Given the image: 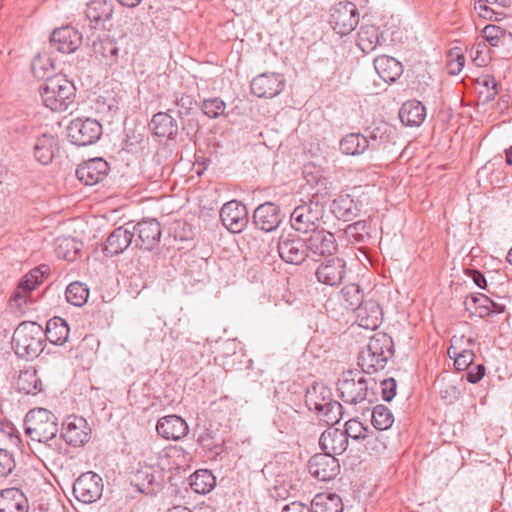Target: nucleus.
Here are the masks:
<instances>
[{
	"mask_svg": "<svg viewBox=\"0 0 512 512\" xmlns=\"http://www.w3.org/2000/svg\"><path fill=\"white\" fill-rule=\"evenodd\" d=\"M317 280L328 286H339L346 275V262L339 257L327 259L316 270Z\"/></svg>",
	"mask_w": 512,
	"mask_h": 512,
	"instance_id": "nucleus-14",
	"label": "nucleus"
},
{
	"mask_svg": "<svg viewBox=\"0 0 512 512\" xmlns=\"http://www.w3.org/2000/svg\"><path fill=\"white\" fill-rule=\"evenodd\" d=\"M365 427L361 422L355 419H350L345 424V432L346 437H350L352 439L358 440L365 437Z\"/></svg>",
	"mask_w": 512,
	"mask_h": 512,
	"instance_id": "nucleus-56",
	"label": "nucleus"
},
{
	"mask_svg": "<svg viewBox=\"0 0 512 512\" xmlns=\"http://www.w3.org/2000/svg\"><path fill=\"white\" fill-rule=\"evenodd\" d=\"M66 299L74 306L84 305L89 297V289L81 282H72L66 288Z\"/></svg>",
	"mask_w": 512,
	"mask_h": 512,
	"instance_id": "nucleus-44",
	"label": "nucleus"
},
{
	"mask_svg": "<svg viewBox=\"0 0 512 512\" xmlns=\"http://www.w3.org/2000/svg\"><path fill=\"white\" fill-rule=\"evenodd\" d=\"M43 104L55 112L67 110L73 103L75 87L71 81L62 75H54L46 79L39 87Z\"/></svg>",
	"mask_w": 512,
	"mask_h": 512,
	"instance_id": "nucleus-2",
	"label": "nucleus"
},
{
	"mask_svg": "<svg viewBox=\"0 0 512 512\" xmlns=\"http://www.w3.org/2000/svg\"><path fill=\"white\" fill-rule=\"evenodd\" d=\"M54 70V65L49 57L37 56L31 64L32 74L39 79L49 78V73Z\"/></svg>",
	"mask_w": 512,
	"mask_h": 512,
	"instance_id": "nucleus-48",
	"label": "nucleus"
},
{
	"mask_svg": "<svg viewBox=\"0 0 512 512\" xmlns=\"http://www.w3.org/2000/svg\"><path fill=\"white\" fill-rule=\"evenodd\" d=\"M308 469L316 480H333L336 476L335 471L339 469V464L335 457L315 455L309 460Z\"/></svg>",
	"mask_w": 512,
	"mask_h": 512,
	"instance_id": "nucleus-21",
	"label": "nucleus"
},
{
	"mask_svg": "<svg viewBox=\"0 0 512 512\" xmlns=\"http://www.w3.org/2000/svg\"><path fill=\"white\" fill-rule=\"evenodd\" d=\"M324 212V205L318 200L303 201L290 214L291 226L301 233L314 231L319 228Z\"/></svg>",
	"mask_w": 512,
	"mask_h": 512,
	"instance_id": "nucleus-5",
	"label": "nucleus"
},
{
	"mask_svg": "<svg viewBox=\"0 0 512 512\" xmlns=\"http://www.w3.org/2000/svg\"><path fill=\"white\" fill-rule=\"evenodd\" d=\"M55 251L59 258L74 261L82 249V242L73 237H58L55 242Z\"/></svg>",
	"mask_w": 512,
	"mask_h": 512,
	"instance_id": "nucleus-37",
	"label": "nucleus"
},
{
	"mask_svg": "<svg viewBox=\"0 0 512 512\" xmlns=\"http://www.w3.org/2000/svg\"><path fill=\"white\" fill-rule=\"evenodd\" d=\"M198 445L199 447L207 453L209 458H215L217 455L221 454L223 451L222 446L214 439V436L207 432L205 434H201L198 437Z\"/></svg>",
	"mask_w": 512,
	"mask_h": 512,
	"instance_id": "nucleus-47",
	"label": "nucleus"
},
{
	"mask_svg": "<svg viewBox=\"0 0 512 512\" xmlns=\"http://www.w3.org/2000/svg\"><path fill=\"white\" fill-rule=\"evenodd\" d=\"M331 390L321 383H315L309 387L305 394V403L309 410L320 412L332 401Z\"/></svg>",
	"mask_w": 512,
	"mask_h": 512,
	"instance_id": "nucleus-28",
	"label": "nucleus"
},
{
	"mask_svg": "<svg viewBox=\"0 0 512 512\" xmlns=\"http://www.w3.org/2000/svg\"><path fill=\"white\" fill-rule=\"evenodd\" d=\"M109 172V164L102 158L89 159L76 169V176L85 185H95L106 178Z\"/></svg>",
	"mask_w": 512,
	"mask_h": 512,
	"instance_id": "nucleus-15",
	"label": "nucleus"
},
{
	"mask_svg": "<svg viewBox=\"0 0 512 512\" xmlns=\"http://www.w3.org/2000/svg\"><path fill=\"white\" fill-rule=\"evenodd\" d=\"M332 212L341 220L349 221L356 216V205L349 195L340 196L332 203Z\"/></svg>",
	"mask_w": 512,
	"mask_h": 512,
	"instance_id": "nucleus-43",
	"label": "nucleus"
},
{
	"mask_svg": "<svg viewBox=\"0 0 512 512\" xmlns=\"http://www.w3.org/2000/svg\"><path fill=\"white\" fill-rule=\"evenodd\" d=\"M366 349H369L371 353H380V355H384L389 358L394 355L393 340L386 333H377L372 336Z\"/></svg>",
	"mask_w": 512,
	"mask_h": 512,
	"instance_id": "nucleus-42",
	"label": "nucleus"
},
{
	"mask_svg": "<svg viewBox=\"0 0 512 512\" xmlns=\"http://www.w3.org/2000/svg\"><path fill=\"white\" fill-rule=\"evenodd\" d=\"M174 453L179 459L177 462L178 466L187 468L190 467V463L192 462V455L189 453V451L185 450L182 446H175Z\"/></svg>",
	"mask_w": 512,
	"mask_h": 512,
	"instance_id": "nucleus-64",
	"label": "nucleus"
},
{
	"mask_svg": "<svg viewBox=\"0 0 512 512\" xmlns=\"http://www.w3.org/2000/svg\"><path fill=\"white\" fill-rule=\"evenodd\" d=\"M218 370L215 365L210 364V360H207V366L205 368H201L199 372L194 374V377H197V381L202 380L203 385L202 389L205 390H213L215 386V377L214 371Z\"/></svg>",
	"mask_w": 512,
	"mask_h": 512,
	"instance_id": "nucleus-51",
	"label": "nucleus"
},
{
	"mask_svg": "<svg viewBox=\"0 0 512 512\" xmlns=\"http://www.w3.org/2000/svg\"><path fill=\"white\" fill-rule=\"evenodd\" d=\"M311 512H343V503L335 493H318L311 501Z\"/></svg>",
	"mask_w": 512,
	"mask_h": 512,
	"instance_id": "nucleus-34",
	"label": "nucleus"
},
{
	"mask_svg": "<svg viewBox=\"0 0 512 512\" xmlns=\"http://www.w3.org/2000/svg\"><path fill=\"white\" fill-rule=\"evenodd\" d=\"M157 432L163 438L178 440L188 433L187 423L177 415H168L158 420Z\"/></svg>",
	"mask_w": 512,
	"mask_h": 512,
	"instance_id": "nucleus-25",
	"label": "nucleus"
},
{
	"mask_svg": "<svg viewBox=\"0 0 512 512\" xmlns=\"http://www.w3.org/2000/svg\"><path fill=\"white\" fill-rule=\"evenodd\" d=\"M380 44V32L375 26H362L358 32V47L364 53H370Z\"/></svg>",
	"mask_w": 512,
	"mask_h": 512,
	"instance_id": "nucleus-41",
	"label": "nucleus"
},
{
	"mask_svg": "<svg viewBox=\"0 0 512 512\" xmlns=\"http://www.w3.org/2000/svg\"><path fill=\"white\" fill-rule=\"evenodd\" d=\"M319 446L325 453L324 455L333 457V455L342 454L347 449L348 439L343 430L329 428L321 434Z\"/></svg>",
	"mask_w": 512,
	"mask_h": 512,
	"instance_id": "nucleus-20",
	"label": "nucleus"
},
{
	"mask_svg": "<svg viewBox=\"0 0 512 512\" xmlns=\"http://www.w3.org/2000/svg\"><path fill=\"white\" fill-rule=\"evenodd\" d=\"M93 52L99 60L106 65H113L117 63L119 56V48L116 42L108 37L93 41Z\"/></svg>",
	"mask_w": 512,
	"mask_h": 512,
	"instance_id": "nucleus-32",
	"label": "nucleus"
},
{
	"mask_svg": "<svg viewBox=\"0 0 512 512\" xmlns=\"http://www.w3.org/2000/svg\"><path fill=\"white\" fill-rule=\"evenodd\" d=\"M280 208L272 202L259 205L253 213V223L261 231L271 232L280 225Z\"/></svg>",
	"mask_w": 512,
	"mask_h": 512,
	"instance_id": "nucleus-18",
	"label": "nucleus"
},
{
	"mask_svg": "<svg viewBox=\"0 0 512 512\" xmlns=\"http://www.w3.org/2000/svg\"><path fill=\"white\" fill-rule=\"evenodd\" d=\"M15 468L13 456L6 450L0 449V478L7 477Z\"/></svg>",
	"mask_w": 512,
	"mask_h": 512,
	"instance_id": "nucleus-57",
	"label": "nucleus"
},
{
	"mask_svg": "<svg viewBox=\"0 0 512 512\" xmlns=\"http://www.w3.org/2000/svg\"><path fill=\"white\" fill-rule=\"evenodd\" d=\"M219 351L224 359L223 365L228 369H241V366L246 363V368H250L252 364L251 359H246V354L243 351L241 343L236 339H226L219 342Z\"/></svg>",
	"mask_w": 512,
	"mask_h": 512,
	"instance_id": "nucleus-17",
	"label": "nucleus"
},
{
	"mask_svg": "<svg viewBox=\"0 0 512 512\" xmlns=\"http://www.w3.org/2000/svg\"><path fill=\"white\" fill-rule=\"evenodd\" d=\"M133 239L135 246L145 250H152L160 241L161 226L156 219H145L133 226Z\"/></svg>",
	"mask_w": 512,
	"mask_h": 512,
	"instance_id": "nucleus-13",
	"label": "nucleus"
},
{
	"mask_svg": "<svg viewBox=\"0 0 512 512\" xmlns=\"http://www.w3.org/2000/svg\"><path fill=\"white\" fill-rule=\"evenodd\" d=\"M383 312L380 305L372 299L366 300L357 310L356 317L360 327L374 330L382 322Z\"/></svg>",
	"mask_w": 512,
	"mask_h": 512,
	"instance_id": "nucleus-23",
	"label": "nucleus"
},
{
	"mask_svg": "<svg viewBox=\"0 0 512 512\" xmlns=\"http://www.w3.org/2000/svg\"><path fill=\"white\" fill-rule=\"evenodd\" d=\"M250 86L253 95L259 98H273L283 91L285 78L279 73L266 72L256 76Z\"/></svg>",
	"mask_w": 512,
	"mask_h": 512,
	"instance_id": "nucleus-10",
	"label": "nucleus"
},
{
	"mask_svg": "<svg viewBox=\"0 0 512 512\" xmlns=\"http://www.w3.org/2000/svg\"><path fill=\"white\" fill-rule=\"evenodd\" d=\"M133 239L134 232L127 227H118L108 236L103 251L109 257L119 255L134 243Z\"/></svg>",
	"mask_w": 512,
	"mask_h": 512,
	"instance_id": "nucleus-22",
	"label": "nucleus"
},
{
	"mask_svg": "<svg viewBox=\"0 0 512 512\" xmlns=\"http://www.w3.org/2000/svg\"><path fill=\"white\" fill-rule=\"evenodd\" d=\"M197 263L199 267V278H194V281L204 282L209 279V269L211 264H214L215 261L210 258L201 257Z\"/></svg>",
	"mask_w": 512,
	"mask_h": 512,
	"instance_id": "nucleus-63",
	"label": "nucleus"
},
{
	"mask_svg": "<svg viewBox=\"0 0 512 512\" xmlns=\"http://www.w3.org/2000/svg\"><path fill=\"white\" fill-rule=\"evenodd\" d=\"M359 23V12L352 2L341 0L336 3L330 15V24L340 35H347L353 31Z\"/></svg>",
	"mask_w": 512,
	"mask_h": 512,
	"instance_id": "nucleus-7",
	"label": "nucleus"
},
{
	"mask_svg": "<svg viewBox=\"0 0 512 512\" xmlns=\"http://www.w3.org/2000/svg\"><path fill=\"white\" fill-rule=\"evenodd\" d=\"M488 3H478L475 1L474 8L478 11V14L480 17L487 19V20H499L498 15H501V13L495 12L492 8L487 6Z\"/></svg>",
	"mask_w": 512,
	"mask_h": 512,
	"instance_id": "nucleus-61",
	"label": "nucleus"
},
{
	"mask_svg": "<svg viewBox=\"0 0 512 512\" xmlns=\"http://www.w3.org/2000/svg\"><path fill=\"white\" fill-rule=\"evenodd\" d=\"M26 435L39 443H45L56 437L58 418L45 408L30 410L24 420Z\"/></svg>",
	"mask_w": 512,
	"mask_h": 512,
	"instance_id": "nucleus-4",
	"label": "nucleus"
},
{
	"mask_svg": "<svg viewBox=\"0 0 512 512\" xmlns=\"http://www.w3.org/2000/svg\"><path fill=\"white\" fill-rule=\"evenodd\" d=\"M81 42V34L71 26L55 29L50 37L51 45L62 53L74 52Z\"/></svg>",
	"mask_w": 512,
	"mask_h": 512,
	"instance_id": "nucleus-19",
	"label": "nucleus"
},
{
	"mask_svg": "<svg viewBox=\"0 0 512 512\" xmlns=\"http://www.w3.org/2000/svg\"><path fill=\"white\" fill-rule=\"evenodd\" d=\"M321 416H323L324 421L328 424L338 423L342 418V405L332 400L329 405H327L323 410L318 412Z\"/></svg>",
	"mask_w": 512,
	"mask_h": 512,
	"instance_id": "nucleus-52",
	"label": "nucleus"
},
{
	"mask_svg": "<svg viewBox=\"0 0 512 512\" xmlns=\"http://www.w3.org/2000/svg\"><path fill=\"white\" fill-rule=\"evenodd\" d=\"M161 471L158 467L151 466V465H141L138 464V468L136 469V472L134 474V477L137 480H155L156 478L161 477Z\"/></svg>",
	"mask_w": 512,
	"mask_h": 512,
	"instance_id": "nucleus-54",
	"label": "nucleus"
},
{
	"mask_svg": "<svg viewBox=\"0 0 512 512\" xmlns=\"http://www.w3.org/2000/svg\"><path fill=\"white\" fill-rule=\"evenodd\" d=\"M58 150V138L52 134L39 136L35 141L33 149L35 159L43 165L51 163Z\"/></svg>",
	"mask_w": 512,
	"mask_h": 512,
	"instance_id": "nucleus-27",
	"label": "nucleus"
},
{
	"mask_svg": "<svg viewBox=\"0 0 512 512\" xmlns=\"http://www.w3.org/2000/svg\"><path fill=\"white\" fill-rule=\"evenodd\" d=\"M16 386L19 392L35 395L42 391V381L34 367L20 371Z\"/></svg>",
	"mask_w": 512,
	"mask_h": 512,
	"instance_id": "nucleus-36",
	"label": "nucleus"
},
{
	"mask_svg": "<svg viewBox=\"0 0 512 512\" xmlns=\"http://www.w3.org/2000/svg\"><path fill=\"white\" fill-rule=\"evenodd\" d=\"M87 18L94 23L104 22L111 18L113 13V4L106 0H93L87 4Z\"/></svg>",
	"mask_w": 512,
	"mask_h": 512,
	"instance_id": "nucleus-39",
	"label": "nucleus"
},
{
	"mask_svg": "<svg viewBox=\"0 0 512 512\" xmlns=\"http://www.w3.org/2000/svg\"><path fill=\"white\" fill-rule=\"evenodd\" d=\"M149 129L157 137H170L176 131L173 118L164 112H159L152 117Z\"/></svg>",
	"mask_w": 512,
	"mask_h": 512,
	"instance_id": "nucleus-38",
	"label": "nucleus"
},
{
	"mask_svg": "<svg viewBox=\"0 0 512 512\" xmlns=\"http://www.w3.org/2000/svg\"><path fill=\"white\" fill-rule=\"evenodd\" d=\"M373 64L379 77L386 83L395 82L404 71L401 62L387 55L376 57Z\"/></svg>",
	"mask_w": 512,
	"mask_h": 512,
	"instance_id": "nucleus-26",
	"label": "nucleus"
},
{
	"mask_svg": "<svg viewBox=\"0 0 512 512\" xmlns=\"http://www.w3.org/2000/svg\"><path fill=\"white\" fill-rule=\"evenodd\" d=\"M176 104L178 107L177 113L179 117L183 120V125H185V122H187V124L189 125L191 121L190 115L192 110V97L189 95L182 96L180 99H177Z\"/></svg>",
	"mask_w": 512,
	"mask_h": 512,
	"instance_id": "nucleus-55",
	"label": "nucleus"
},
{
	"mask_svg": "<svg viewBox=\"0 0 512 512\" xmlns=\"http://www.w3.org/2000/svg\"><path fill=\"white\" fill-rule=\"evenodd\" d=\"M308 256L326 257L336 253L338 245L333 233L325 229L311 231L310 236L305 239Z\"/></svg>",
	"mask_w": 512,
	"mask_h": 512,
	"instance_id": "nucleus-9",
	"label": "nucleus"
},
{
	"mask_svg": "<svg viewBox=\"0 0 512 512\" xmlns=\"http://www.w3.org/2000/svg\"><path fill=\"white\" fill-rule=\"evenodd\" d=\"M290 488H292L291 482H279L271 491V497L277 501L286 500L290 496Z\"/></svg>",
	"mask_w": 512,
	"mask_h": 512,
	"instance_id": "nucleus-60",
	"label": "nucleus"
},
{
	"mask_svg": "<svg viewBox=\"0 0 512 512\" xmlns=\"http://www.w3.org/2000/svg\"><path fill=\"white\" fill-rule=\"evenodd\" d=\"M466 379L471 384L478 383L485 375V366L483 364H477L473 367L468 368Z\"/></svg>",
	"mask_w": 512,
	"mask_h": 512,
	"instance_id": "nucleus-62",
	"label": "nucleus"
},
{
	"mask_svg": "<svg viewBox=\"0 0 512 512\" xmlns=\"http://www.w3.org/2000/svg\"><path fill=\"white\" fill-rule=\"evenodd\" d=\"M48 271L49 267L47 265H41L32 269L19 282L12 297V300L19 308H21L23 304L27 303L29 293L42 283Z\"/></svg>",
	"mask_w": 512,
	"mask_h": 512,
	"instance_id": "nucleus-16",
	"label": "nucleus"
},
{
	"mask_svg": "<svg viewBox=\"0 0 512 512\" xmlns=\"http://www.w3.org/2000/svg\"><path fill=\"white\" fill-rule=\"evenodd\" d=\"M222 224L232 233H240L248 223V212L244 204L232 200L225 203L219 213Z\"/></svg>",
	"mask_w": 512,
	"mask_h": 512,
	"instance_id": "nucleus-11",
	"label": "nucleus"
},
{
	"mask_svg": "<svg viewBox=\"0 0 512 512\" xmlns=\"http://www.w3.org/2000/svg\"><path fill=\"white\" fill-rule=\"evenodd\" d=\"M474 358L475 353L473 350L463 349L459 357L455 359L454 366L458 371L466 370L473 364Z\"/></svg>",
	"mask_w": 512,
	"mask_h": 512,
	"instance_id": "nucleus-58",
	"label": "nucleus"
},
{
	"mask_svg": "<svg viewBox=\"0 0 512 512\" xmlns=\"http://www.w3.org/2000/svg\"><path fill=\"white\" fill-rule=\"evenodd\" d=\"M75 498L84 504L96 502L102 496L103 485L100 482H70Z\"/></svg>",
	"mask_w": 512,
	"mask_h": 512,
	"instance_id": "nucleus-31",
	"label": "nucleus"
},
{
	"mask_svg": "<svg viewBox=\"0 0 512 512\" xmlns=\"http://www.w3.org/2000/svg\"><path fill=\"white\" fill-rule=\"evenodd\" d=\"M225 103L218 97L204 99L201 105V110L204 115L214 119L218 118L225 110Z\"/></svg>",
	"mask_w": 512,
	"mask_h": 512,
	"instance_id": "nucleus-50",
	"label": "nucleus"
},
{
	"mask_svg": "<svg viewBox=\"0 0 512 512\" xmlns=\"http://www.w3.org/2000/svg\"><path fill=\"white\" fill-rule=\"evenodd\" d=\"M504 34L505 32L502 28L493 24L486 25L483 29V36L485 40L494 47H498L500 45Z\"/></svg>",
	"mask_w": 512,
	"mask_h": 512,
	"instance_id": "nucleus-53",
	"label": "nucleus"
},
{
	"mask_svg": "<svg viewBox=\"0 0 512 512\" xmlns=\"http://www.w3.org/2000/svg\"><path fill=\"white\" fill-rule=\"evenodd\" d=\"M69 332V326L63 318L53 317L47 322L44 339L55 345H63L68 340Z\"/></svg>",
	"mask_w": 512,
	"mask_h": 512,
	"instance_id": "nucleus-33",
	"label": "nucleus"
},
{
	"mask_svg": "<svg viewBox=\"0 0 512 512\" xmlns=\"http://www.w3.org/2000/svg\"><path fill=\"white\" fill-rule=\"evenodd\" d=\"M102 135L101 124L91 118L73 119L67 127V136L78 146H87L95 143Z\"/></svg>",
	"mask_w": 512,
	"mask_h": 512,
	"instance_id": "nucleus-6",
	"label": "nucleus"
},
{
	"mask_svg": "<svg viewBox=\"0 0 512 512\" xmlns=\"http://www.w3.org/2000/svg\"><path fill=\"white\" fill-rule=\"evenodd\" d=\"M372 424L380 431L389 429L393 422L394 417L391 411L382 404L376 405L372 410Z\"/></svg>",
	"mask_w": 512,
	"mask_h": 512,
	"instance_id": "nucleus-45",
	"label": "nucleus"
},
{
	"mask_svg": "<svg viewBox=\"0 0 512 512\" xmlns=\"http://www.w3.org/2000/svg\"><path fill=\"white\" fill-rule=\"evenodd\" d=\"M339 149L344 155L358 156L368 151L369 144L362 133H349L339 143Z\"/></svg>",
	"mask_w": 512,
	"mask_h": 512,
	"instance_id": "nucleus-35",
	"label": "nucleus"
},
{
	"mask_svg": "<svg viewBox=\"0 0 512 512\" xmlns=\"http://www.w3.org/2000/svg\"><path fill=\"white\" fill-rule=\"evenodd\" d=\"M368 224L366 221H357L349 224L345 229V235L349 241L362 243L368 236Z\"/></svg>",
	"mask_w": 512,
	"mask_h": 512,
	"instance_id": "nucleus-49",
	"label": "nucleus"
},
{
	"mask_svg": "<svg viewBox=\"0 0 512 512\" xmlns=\"http://www.w3.org/2000/svg\"><path fill=\"white\" fill-rule=\"evenodd\" d=\"M28 510V499L20 489L12 487L0 491V512H28Z\"/></svg>",
	"mask_w": 512,
	"mask_h": 512,
	"instance_id": "nucleus-24",
	"label": "nucleus"
},
{
	"mask_svg": "<svg viewBox=\"0 0 512 512\" xmlns=\"http://www.w3.org/2000/svg\"><path fill=\"white\" fill-rule=\"evenodd\" d=\"M91 429L81 416L71 415L63 423L61 437L74 447H79L87 443L90 439Z\"/></svg>",
	"mask_w": 512,
	"mask_h": 512,
	"instance_id": "nucleus-12",
	"label": "nucleus"
},
{
	"mask_svg": "<svg viewBox=\"0 0 512 512\" xmlns=\"http://www.w3.org/2000/svg\"><path fill=\"white\" fill-rule=\"evenodd\" d=\"M343 297L347 303V308L356 311L366 300L360 286L349 284L342 289Z\"/></svg>",
	"mask_w": 512,
	"mask_h": 512,
	"instance_id": "nucleus-46",
	"label": "nucleus"
},
{
	"mask_svg": "<svg viewBox=\"0 0 512 512\" xmlns=\"http://www.w3.org/2000/svg\"><path fill=\"white\" fill-rule=\"evenodd\" d=\"M389 359L380 353H371L369 349H365L360 353L358 363L364 373L372 374L383 369Z\"/></svg>",
	"mask_w": 512,
	"mask_h": 512,
	"instance_id": "nucleus-40",
	"label": "nucleus"
},
{
	"mask_svg": "<svg viewBox=\"0 0 512 512\" xmlns=\"http://www.w3.org/2000/svg\"><path fill=\"white\" fill-rule=\"evenodd\" d=\"M393 129L387 123L382 122L365 135L367 143L369 144L368 151L377 152L387 149L388 145L392 142Z\"/></svg>",
	"mask_w": 512,
	"mask_h": 512,
	"instance_id": "nucleus-30",
	"label": "nucleus"
},
{
	"mask_svg": "<svg viewBox=\"0 0 512 512\" xmlns=\"http://www.w3.org/2000/svg\"><path fill=\"white\" fill-rule=\"evenodd\" d=\"M340 398L347 404L356 405L365 400L372 402L375 396L374 388L377 383L374 379H367L360 373L347 371L338 380Z\"/></svg>",
	"mask_w": 512,
	"mask_h": 512,
	"instance_id": "nucleus-3",
	"label": "nucleus"
},
{
	"mask_svg": "<svg viewBox=\"0 0 512 512\" xmlns=\"http://www.w3.org/2000/svg\"><path fill=\"white\" fill-rule=\"evenodd\" d=\"M277 249L281 259L288 264L300 265L308 257L305 240L297 235L281 236Z\"/></svg>",
	"mask_w": 512,
	"mask_h": 512,
	"instance_id": "nucleus-8",
	"label": "nucleus"
},
{
	"mask_svg": "<svg viewBox=\"0 0 512 512\" xmlns=\"http://www.w3.org/2000/svg\"><path fill=\"white\" fill-rule=\"evenodd\" d=\"M382 398L386 402H390L396 395L397 384L393 378L384 379L380 382Z\"/></svg>",
	"mask_w": 512,
	"mask_h": 512,
	"instance_id": "nucleus-59",
	"label": "nucleus"
},
{
	"mask_svg": "<svg viewBox=\"0 0 512 512\" xmlns=\"http://www.w3.org/2000/svg\"><path fill=\"white\" fill-rule=\"evenodd\" d=\"M44 330L36 322H22L15 329L12 347L15 353L27 360L36 358L44 349Z\"/></svg>",
	"mask_w": 512,
	"mask_h": 512,
	"instance_id": "nucleus-1",
	"label": "nucleus"
},
{
	"mask_svg": "<svg viewBox=\"0 0 512 512\" xmlns=\"http://www.w3.org/2000/svg\"><path fill=\"white\" fill-rule=\"evenodd\" d=\"M426 117L425 106L417 100H409L401 106L399 118L403 125L409 127L420 126Z\"/></svg>",
	"mask_w": 512,
	"mask_h": 512,
	"instance_id": "nucleus-29",
	"label": "nucleus"
}]
</instances>
